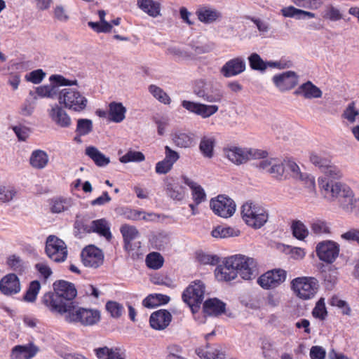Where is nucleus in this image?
<instances>
[{"label": "nucleus", "mask_w": 359, "mask_h": 359, "mask_svg": "<svg viewBox=\"0 0 359 359\" xmlns=\"http://www.w3.org/2000/svg\"><path fill=\"white\" fill-rule=\"evenodd\" d=\"M322 172L325 177H320L318 183L325 196L331 200L338 198L343 210L347 212H352L354 196L353 191L346 184L333 180L342 177L341 170L330 161Z\"/></svg>", "instance_id": "1"}, {"label": "nucleus", "mask_w": 359, "mask_h": 359, "mask_svg": "<svg viewBox=\"0 0 359 359\" xmlns=\"http://www.w3.org/2000/svg\"><path fill=\"white\" fill-rule=\"evenodd\" d=\"M49 80L65 87L60 89L58 93L59 104L67 110L77 113L86 109L88 100L84 93L79 90V82L76 79L70 80L62 75L53 74L50 76Z\"/></svg>", "instance_id": "2"}, {"label": "nucleus", "mask_w": 359, "mask_h": 359, "mask_svg": "<svg viewBox=\"0 0 359 359\" xmlns=\"http://www.w3.org/2000/svg\"><path fill=\"white\" fill-rule=\"evenodd\" d=\"M54 290L55 293L43 297V302L53 312L62 315L66 306L74 304L72 300L76 296V290L72 283L60 280L54 283Z\"/></svg>", "instance_id": "3"}, {"label": "nucleus", "mask_w": 359, "mask_h": 359, "mask_svg": "<svg viewBox=\"0 0 359 359\" xmlns=\"http://www.w3.org/2000/svg\"><path fill=\"white\" fill-rule=\"evenodd\" d=\"M196 14L199 21L205 24L212 23L222 18V14L218 10L208 5L199 6Z\"/></svg>", "instance_id": "26"}, {"label": "nucleus", "mask_w": 359, "mask_h": 359, "mask_svg": "<svg viewBox=\"0 0 359 359\" xmlns=\"http://www.w3.org/2000/svg\"><path fill=\"white\" fill-rule=\"evenodd\" d=\"M71 201L67 199H56L53 201L51 211L54 213H60L69 208Z\"/></svg>", "instance_id": "60"}, {"label": "nucleus", "mask_w": 359, "mask_h": 359, "mask_svg": "<svg viewBox=\"0 0 359 359\" xmlns=\"http://www.w3.org/2000/svg\"><path fill=\"white\" fill-rule=\"evenodd\" d=\"M100 359H126L125 352L119 348L100 347L95 349Z\"/></svg>", "instance_id": "31"}, {"label": "nucleus", "mask_w": 359, "mask_h": 359, "mask_svg": "<svg viewBox=\"0 0 359 359\" xmlns=\"http://www.w3.org/2000/svg\"><path fill=\"white\" fill-rule=\"evenodd\" d=\"M262 153L261 151L236 147L224 149V154L226 158L236 165L245 163L252 158H256L257 156H260Z\"/></svg>", "instance_id": "14"}, {"label": "nucleus", "mask_w": 359, "mask_h": 359, "mask_svg": "<svg viewBox=\"0 0 359 359\" xmlns=\"http://www.w3.org/2000/svg\"><path fill=\"white\" fill-rule=\"evenodd\" d=\"M341 239L349 242H356L359 244V229H351L341 235Z\"/></svg>", "instance_id": "64"}, {"label": "nucleus", "mask_w": 359, "mask_h": 359, "mask_svg": "<svg viewBox=\"0 0 359 359\" xmlns=\"http://www.w3.org/2000/svg\"><path fill=\"white\" fill-rule=\"evenodd\" d=\"M65 311L62 315L67 322L83 327L94 326L101 320V313L96 309L78 307L74 304H70L66 306Z\"/></svg>", "instance_id": "4"}, {"label": "nucleus", "mask_w": 359, "mask_h": 359, "mask_svg": "<svg viewBox=\"0 0 359 359\" xmlns=\"http://www.w3.org/2000/svg\"><path fill=\"white\" fill-rule=\"evenodd\" d=\"M93 130V122L88 118H79L77 121L76 133L80 136L89 134Z\"/></svg>", "instance_id": "54"}, {"label": "nucleus", "mask_w": 359, "mask_h": 359, "mask_svg": "<svg viewBox=\"0 0 359 359\" xmlns=\"http://www.w3.org/2000/svg\"><path fill=\"white\" fill-rule=\"evenodd\" d=\"M46 253L55 262H62L67 257L65 242L55 236H49L46 242Z\"/></svg>", "instance_id": "10"}, {"label": "nucleus", "mask_w": 359, "mask_h": 359, "mask_svg": "<svg viewBox=\"0 0 359 359\" xmlns=\"http://www.w3.org/2000/svg\"><path fill=\"white\" fill-rule=\"evenodd\" d=\"M321 15L324 20L331 22L339 21L344 17L341 11L332 4L325 6Z\"/></svg>", "instance_id": "42"}, {"label": "nucleus", "mask_w": 359, "mask_h": 359, "mask_svg": "<svg viewBox=\"0 0 359 359\" xmlns=\"http://www.w3.org/2000/svg\"><path fill=\"white\" fill-rule=\"evenodd\" d=\"M196 354L203 359H225L223 352L207 347L205 348H198L196 350Z\"/></svg>", "instance_id": "48"}, {"label": "nucleus", "mask_w": 359, "mask_h": 359, "mask_svg": "<svg viewBox=\"0 0 359 359\" xmlns=\"http://www.w3.org/2000/svg\"><path fill=\"white\" fill-rule=\"evenodd\" d=\"M149 92L160 102L164 104H169L171 99L169 95L160 87L151 84L149 86Z\"/></svg>", "instance_id": "50"}, {"label": "nucleus", "mask_w": 359, "mask_h": 359, "mask_svg": "<svg viewBox=\"0 0 359 359\" xmlns=\"http://www.w3.org/2000/svg\"><path fill=\"white\" fill-rule=\"evenodd\" d=\"M48 85H43L36 88V93L40 97L54 98L57 97L60 92L59 85L50 81Z\"/></svg>", "instance_id": "41"}, {"label": "nucleus", "mask_w": 359, "mask_h": 359, "mask_svg": "<svg viewBox=\"0 0 359 359\" xmlns=\"http://www.w3.org/2000/svg\"><path fill=\"white\" fill-rule=\"evenodd\" d=\"M312 314L315 318L323 320L327 316L325 299L320 298L313 309Z\"/></svg>", "instance_id": "62"}, {"label": "nucleus", "mask_w": 359, "mask_h": 359, "mask_svg": "<svg viewBox=\"0 0 359 359\" xmlns=\"http://www.w3.org/2000/svg\"><path fill=\"white\" fill-rule=\"evenodd\" d=\"M257 167L276 179H280L285 170L282 160L277 158H264L259 161Z\"/></svg>", "instance_id": "17"}, {"label": "nucleus", "mask_w": 359, "mask_h": 359, "mask_svg": "<svg viewBox=\"0 0 359 359\" xmlns=\"http://www.w3.org/2000/svg\"><path fill=\"white\" fill-rule=\"evenodd\" d=\"M166 53L168 55L180 59H190L194 57L193 51L190 50L188 47L170 46L167 48Z\"/></svg>", "instance_id": "45"}, {"label": "nucleus", "mask_w": 359, "mask_h": 359, "mask_svg": "<svg viewBox=\"0 0 359 359\" xmlns=\"http://www.w3.org/2000/svg\"><path fill=\"white\" fill-rule=\"evenodd\" d=\"M297 95H301L305 99L320 98L323 95L322 90L311 81H307L300 85L294 91Z\"/></svg>", "instance_id": "28"}, {"label": "nucleus", "mask_w": 359, "mask_h": 359, "mask_svg": "<svg viewBox=\"0 0 359 359\" xmlns=\"http://www.w3.org/2000/svg\"><path fill=\"white\" fill-rule=\"evenodd\" d=\"M215 143V140L212 137H202L199 144V149L205 157L209 158L212 157Z\"/></svg>", "instance_id": "47"}, {"label": "nucleus", "mask_w": 359, "mask_h": 359, "mask_svg": "<svg viewBox=\"0 0 359 359\" xmlns=\"http://www.w3.org/2000/svg\"><path fill=\"white\" fill-rule=\"evenodd\" d=\"M359 111L356 109L353 102L348 104L342 114V117L348 122L353 123L355 121L356 116H358Z\"/></svg>", "instance_id": "61"}, {"label": "nucleus", "mask_w": 359, "mask_h": 359, "mask_svg": "<svg viewBox=\"0 0 359 359\" xmlns=\"http://www.w3.org/2000/svg\"><path fill=\"white\" fill-rule=\"evenodd\" d=\"M294 236L298 240H304L309 235V230L301 221H294L291 226Z\"/></svg>", "instance_id": "51"}, {"label": "nucleus", "mask_w": 359, "mask_h": 359, "mask_svg": "<svg viewBox=\"0 0 359 359\" xmlns=\"http://www.w3.org/2000/svg\"><path fill=\"white\" fill-rule=\"evenodd\" d=\"M310 161L322 171L324 168L327 167L330 160L323 156L321 154L313 152L310 155Z\"/></svg>", "instance_id": "59"}, {"label": "nucleus", "mask_w": 359, "mask_h": 359, "mask_svg": "<svg viewBox=\"0 0 359 359\" xmlns=\"http://www.w3.org/2000/svg\"><path fill=\"white\" fill-rule=\"evenodd\" d=\"M248 60L250 67L254 70L264 71L267 68V64L257 53H252Z\"/></svg>", "instance_id": "56"}, {"label": "nucleus", "mask_w": 359, "mask_h": 359, "mask_svg": "<svg viewBox=\"0 0 359 359\" xmlns=\"http://www.w3.org/2000/svg\"><path fill=\"white\" fill-rule=\"evenodd\" d=\"M83 264L89 268L97 269L104 262V254L101 250L94 245H88L81 253Z\"/></svg>", "instance_id": "15"}, {"label": "nucleus", "mask_w": 359, "mask_h": 359, "mask_svg": "<svg viewBox=\"0 0 359 359\" xmlns=\"http://www.w3.org/2000/svg\"><path fill=\"white\" fill-rule=\"evenodd\" d=\"M83 231L87 232H96L100 236H104L108 241L111 238L109 224L105 219L93 221L90 226H83Z\"/></svg>", "instance_id": "29"}, {"label": "nucleus", "mask_w": 359, "mask_h": 359, "mask_svg": "<svg viewBox=\"0 0 359 359\" xmlns=\"http://www.w3.org/2000/svg\"><path fill=\"white\" fill-rule=\"evenodd\" d=\"M164 262L163 257L158 252L149 253L146 258V263L149 268L153 269H160Z\"/></svg>", "instance_id": "53"}, {"label": "nucleus", "mask_w": 359, "mask_h": 359, "mask_svg": "<svg viewBox=\"0 0 359 359\" xmlns=\"http://www.w3.org/2000/svg\"><path fill=\"white\" fill-rule=\"evenodd\" d=\"M165 192L170 198L175 201H182L185 196V191L182 186L171 182L166 183Z\"/></svg>", "instance_id": "43"}, {"label": "nucleus", "mask_w": 359, "mask_h": 359, "mask_svg": "<svg viewBox=\"0 0 359 359\" xmlns=\"http://www.w3.org/2000/svg\"><path fill=\"white\" fill-rule=\"evenodd\" d=\"M203 312L208 316H219L225 312V304L217 298L207 299L203 304Z\"/></svg>", "instance_id": "32"}, {"label": "nucleus", "mask_w": 359, "mask_h": 359, "mask_svg": "<svg viewBox=\"0 0 359 359\" xmlns=\"http://www.w3.org/2000/svg\"><path fill=\"white\" fill-rule=\"evenodd\" d=\"M238 275L244 280H251L258 274L257 261L252 258L243 255H233Z\"/></svg>", "instance_id": "9"}, {"label": "nucleus", "mask_w": 359, "mask_h": 359, "mask_svg": "<svg viewBox=\"0 0 359 359\" xmlns=\"http://www.w3.org/2000/svg\"><path fill=\"white\" fill-rule=\"evenodd\" d=\"M172 140L175 146L180 148L187 149L195 144L194 134L181 130H177L172 133Z\"/></svg>", "instance_id": "27"}, {"label": "nucleus", "mask_w": 359, "mask_h": 359, "mask_svg": "<svg viewBox=\"0 0 359 359\" xmlns=\"http://www.w3.org/2000/svg\"><path fill=\"white\" fill-rule=\"evenodd\" d=\"M241 231L238 229L230 226L219 225L211 231V236L215 238H227L238 236Z\"/></svg>", "instance_id": "40"}, {"label": "nucleus", "mask_w": 359, "mask_h": 359, "mask_svg": "<svg viewBox=\"0 0 359 359\" xmlns=\"http://www.w3.org/2000/svg\"><path fill=\"white\" fill-rule=\"evenodd\" d=\"M62 106L55 104L48 111V116L51 121L60 128H67L72 125V118Z\"/></svg>", "instance_id": "20"}, {"label": "nucleus", "mask_w": 359, "mask_h": 359, "mask_svg": "<svg viewBox=\"0 0 359 359\" xmlns=\"http://www.w3.org/2000/svg\"><path fill=\"white\" fill-rule=\"evenodd\" d=\"M310 228L312 233L317 236L329 234L330 233L329 224L322 219H315L312 220L310 223Z\"/></svg>", "instance_id": "44"}, {"label": "nucleus", "mask_w": 359, "mask_h": 359, "mask_svg": "<svg viewBox=\"0 0 359 359\" xmlns=\"http://www.w3.org/2000/svg\"><path fill=\"white\" fill-rule=\"evenodd\" d=\"M182 106L191 113L201 116L203 118H208L216 114L219 107L215 104H206L201 102H195L184 100Z\"/></svg>", "instance_id": "16"}, {"label": "nucleus", "mask_w": 359, "mask_h": 359, "mask_svg": "<svg viewBox=\"0 0 359 359\" xmlns=\"http://www.w3.org/2000/svg\"><path fill=\"white\" fill-rule=\"evenodd\" d=\"M216 278L219 281H230L238 276L233 256L227 257L223 265L217 266L215 271Z\"/></svg>", "instance_id": "19"}, {"label": "nucleus", "mask_w": 359, "mask_h": 359, "mask_svg": "<svg viewBox=\"0 0 359 359\" xmlns=\"http://www.w3.org/2000/svg\"><path fill=\"white\" fill-rule=\"evenodd\" d=\"M45 76L46 74L42 69H36L26 74L25 79L28 81L38 84L42 81Z\"/></svg>", "instance_id": "63"}, {"label": "nucleus", "mask_w": 359, "mask_h": 359, "mask_svg": "<svg viewBox=\"0 0 359 359\" xmlns=\"http://www.w3.org/2000/svg\"><path fill=\"white\" fill-rule=\"evenodd\" d=\"M138 6L148 15L156 18L160 15L161 5L155 0H138Z\"/></svg>", "instance_id": "38"}, {"label": "nucleus", "mask_w": 359, "mask_h": 359, "mask_svg": "<svg viewBox=\"0 0 359 359\" xmlns=\"http://www.w3.org/2000/svg\"><path fill=\"white\" fill-rule=\"evenodd\" d=\"M86 154L99 167L106 166L110 162L109 158L107 157L95 147H88L86 149Z\"/></svg>", "instance_id": "39"}, {"label": "nucleus", "mask_w": 359, "mask_h": 359, "mask_svg": "<svg viewBox=\"0 0 359 359\" xmlns=\"http://www.w3.org/2000/svg\"><path fill=\"white\" fill-rule=\"evenodd\" d=\"M41 289L40 283L38 280H33L30 283L23 299L27 302H34Z\"/></svg>", "instance_id": "52"}, {"label": "nucleus", "mask_w": 359, "mask_h": 359, "mask_svg": "<svg viewBox=\"0 0 359 359\" xmlns=\"http://www.w3.org/2000/svg\"><path fill=\"white\" fill-rule=\"evenodd\" d=\"M273 82L282 92L290 90L298 84V76L294 72L287 71L273 76Z\"/></svg>", "instance_id": "21"}, {"label": "nucleus", "mask_w": 359, "mask_h": 359, "mask_svg": "<svg viewBox=\"0 0 359 359\" xmlns=\"http://www.w3.org/2000/svg\"><path fill=\"white\" fill-rule=\"evenodd\" d=\"M286 275L287 273L283 269L271 270L262 274L258 278L257 283L262 288L266 290L275 288L285 280Z\"/></svg>", "instance_id": "13"}, {"label": "nucleus", "mask_w": 359, "mask_h": 359, "mask_svg": "<svg viewBox=\"0 0 359 359\" xmlns=\"http://www.w3.org/2000/svg\"><path fill=\"white\" fill-rule=\"evenodd\" d=\"M287 170L291 172L293 178L304 182L307 185H313L314 179L306 172H302L298 165L294 161H287L286 163Z\"/></svg>", "instance_id": "33"}, {"label": "nucleus", "mask_w": 359, "mask_h": 359, "mask_svg": "<svg viewBox=\"0 0 359 359\" xmlns=\"http://www.w3.org/2000/svg\"><path fill=\"white\" fill-rule=\"evenodd\" d=\"M205 292V284L200 280L192 281L182 293V300L191 308L193 313L199 309Z\"/></svg>", "instance_id": "8"}, {"label": "nucleus", "mask_w": 359, "mask_h": 359, "mask_svg": "<svg viewBox=\"0 0 359 359\" xmlns=\"http://www.w3.org/2000/svg\"><path fill=\"white\" fill-rule=\"evenodd\" d=\"M298 7L307 9L317 10L323 5L321 0H291Z\"/></svg>", "instance_id": "58"}, {"label": "nucleus", "mask_w": 359, "mask_h": 359, "mask_svg": "<svg viewBox=\"0 0 359 359\" xmlns=\"http://www.w3.org/2000/svg\"><path fill=\"white\" fill-rule=\"evenodd\" d=\"M97 13L100 22H88V26L97 33L110 32L112 29V25L105 20L106 12L104 10H100Z\"/></svg>", "instance_id": "37"}, {"label": "nucleus", "mask_w": 359, "mask_h": 359, "mask_svg": "<svg viewBox=\"0 0 359 359\" xmlns=\"http://www.w3.org/2000/svg\"><path fill=\"white\" fill-rule=\"evenodd\" d=\"M210 207L217 216L229 218L235 213L236 205L229 197L219 195L217 198L210 200Z\"/></svg>", "instance_id": "12"}, {"label": "nucleus", "mask_w": 359, "mask_h": 359, "mask_svg": "<svg viewBox=\"0 0 359 359\" xmlns=\"http://www.w3.org/2000/svg\"><path fill=\"white\" fill-rule=\"evenodd\" d=\"M144 159L145 156L141 151L130 150L122 156L119 161L123 163H127L129 162H142Z\"/></svg>", "instance_id": "55"}, {"label": "nucleus", "mask_w": 359, "mask_h": 359, "mask_svg": "<svg viewBox=\"0 0 359 359\" xmlns=\"http://www.w3.org/2000/svg\"><path fill=\"white\" fill-rule=\"evenodd\" d=\"M49 158L47 153L37 149L32 151L29 158L30 165L35 169H43L48 163Z\"/></svg>", "instance_id": "36"}, {"label": "nucleus", "mask_w": 359, "mask_h": 359, "mask_svg": "<svg viewBox=\"0 0 359 359\" xmlns=\"http://www.w3.org/2000/svg\"><path fill=\"white\" fill-rule=\"evenodd\" d=\"M17 194L18 191L13 186L0 184V203H10Z\"/></svg>", "instance_id": "46"}, {"label": "nucleus", "mask_w": 359, "mask_h": 359, "mask_svg": "<svg viewBox=\"0 0 359 359\" xmlns=\"http://www.w3.org/2000/svg\"><path fill=\"white\" fill-rule=\"evenodd\" d=\"M106 310L113 318H120L125 313L124 306L115 301H108L105 305Z\"/></svg>", "instance_id": "49"}, {"label": "nucleus", "mask_w": 359, "mask_h": 359, "mask_svg": "<svg viewBox=\"0 0 359 359\" xmlns=\"http://www.w3.org/2000/svg\"><path fill=\"white\" fill-rule=\"evenodd\" d=\"M193 92L198 97L210 103L221 102L224 97L222 90L216 84L204 79L194 82Z\"/></svg>", "instance_id": "7"}, {"label": "nucleus", "mask_w": 359, "mask_h": 359, "mask_svg": "<svg viewBox=\"0 0 359 359\" xmlns=\"http://www.w3.org/2000/svg\"><path fill=\"white\" fill-rule=\"evenodd\" d=\"M339 244L331 240L320 241L316 246L317 257L327 264L334 262L339 257Z\"/></svg>", "instance_id": "11"}, {"label": "nucleus", "mask_w": 359, "mask_h": 359, "mask_svg": "<svg viewBox=\"0 0 359 359\" xmlns=\"http://www.w3.org/2000/svg\"><path fill=\"white\" fill-rule=\"evenodd\" d=\"M241 216L247 225L255 229L262 227L269 218L268 212L264 207L249 201L242 205Z\"/></svg>", "instance_id": "5"}, {"label": "nucleus", "mask_w": 359, "mask_h": 359, "mask_svg": "<svg viewBox=\"0 0 359 359\" xmlns=\"http://www.w3.org/2000/svg\"><path fill=\"white\" fill-rule=\"evenodd\" d=\"M21 290L20 282L15 273H8L0 280V292L6 296H12Z\"/></svg>", "instance_id": "22"}, {"label": "nucleus", "mask_w": 359, "mask_h": 359, "mask_svg": "<svg viewBox=\"0 0 359 359\" xmlns=\"http://www.w3.org/2000/svg\"><path fill=\"white\" fill-rule=\"evenodd\" d=\"M126 108L121 102H112L109 104L108 118L114 123H121L126 118Z\"/></svg>", "instance_id": "34"}, {"label": "nucleus", "mask_w": 359, "mask_h": 359, "mask_svg": "<svg viewBox=\"0 0 359 359\" xmlns=\"http://www.w3.org/2000/svg\"><path fill=\"white\" fill-rule=\"evenodd\" d=\"M246 68L245 60L241 57H234L227 61L221 68V74L226 78L243 73Z\"/></svg>", "instance_id": "23"}, {"label": "nucleus", "mask_w": 359, "mask_h": 359, "mask_svg": "<svg viewBox=\"0 0 359 359\" xmlns=\"http://www.w3.org/2000/svg\"><path fill=\"white\" fill-rule=\"evenodd\" d=\"M39 351V347L33 343L17 345L12 348L10 359H32Z\"/></svg>", "instance_id": "24"}, {"label": "nucleus", "mask_w": 359, "mask_h": 359, "mask_svg": "<svg viewBox=\"0 0 359 359\" xmlns=\"http://www.w3.org/2000/svg\"><path fill=\"white\" fill-rule=\"evenodd\" d=\"M6 263L11 269L18 273H22L25 269L24 262L20 257L15 255L9 256Z\"/></svg>", "instance_id": "57"}, {"label": "nucleus", "mask_w": 359, "mask_h": 359, "mask_svg": "<svg viewBox=\"0 0 359 359\" xmlns=\"http://www.w3.org/2000/svg\"><path fill=\"white\" fill-rule=\"evenodd\" d=\"M121 233L123 236L124 248L130 252L140 248V242H135L140 236L138 229L135 226L128 224L121 225L120 228Z\"/></svg>", "instance_id": "18"}, {"label": "nucleus", "mask_w": 359, "mask_h": 359, "mask_svg": "<svg viewBox=\"0 0 359 359\" xmlns=\"http://www.w3.org/2000/svg\"><path fill=\"white\" fill-rule=\"evenodd\" d=\"M291 288L297 297L309 300L313 298L318 292L319 282L315 277H297L291 281Z\"/></svg>", "instance_id": "6"}, {"label": "nucleus", "mask_w": 359, "mask_h": 359, "mask_svg": "<svg viewBox=\"0 0 359 359\" xmlns=\"http://www.w3.org/2000/svg\"><path fill=\"white\" fill-rule=\"evenodd\" d=\"M172 320V315L165 309H161L151 313L149 318L151 327L156 330L165 329Z\"/></svg>", "instance_id": "25"}, {"label": "nucleus", "mask_w": 359, "mask_h": 359, "mask_svg": "<svg viewBox=\"0 0 359 359\" xmlns=\"http://www.w3.org/2000/svg\"><path fill=\"white\" fill-rule=\"evenodd\" d=\"M182 179L183 182L191 189L192 198L196 205L206 200L205 192L201 185L185 175L182 176Z\"/></svg>", "instance_id": "30"}, {"label": "nucleus", "mask_w": 359, "mask_h": 359, "mask_svg": "<svg viewBox=\"0 0 359 359\" xmlns=\"http://www.w3.org/2000/svg\"><path fill=\"white\" fill-rule=\"evenodd\" d=\"M281 14L285 18H295L297 20L305 18H315L314 13L302 10L292 6L284 7L280 10Z\"/></svg>", "instance_id": "35"}]
</instances>
